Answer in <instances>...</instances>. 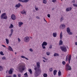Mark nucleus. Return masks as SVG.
I'll list each match as a JSON object with an SVG mask.
<instances>
[{
	"label": "nucleus",
	"mask_w": 77,
	"mask_h": 77,
	"mask_svg": "<svg viewBox=\"0 0 77 77\" xmlns=\"http://www.w3.org/2000/svg\"><path fill=\"white\" fill-rule=\"evenodd\" d=\"M36 65L37 67L36 66L34 68V69L35 70L34 74L35 77L39 76L41 73V69L39 68H40V63L39 62L37 63Z\"/></svg>",
	"instance_id": "nucleus-1"
},
{
	"label": "nucleus",
	"mask_w": 77,
	"mask_h": 77,
	"mask_svg": "<svg viewBox=\"0 0 77 77\" xmlns=\"http://www.w3.org/2000/svg\"><path fill=\"white\" fill-rule=\"evenodd\" d=\"M19 70L20 72H23V71H24V69H26L25 68V66L24 65H21L19 66Z\"/></svg>",
	"instance_id": "nucleus-2"
},
{
	"label": "nucleus",
	"mask_w": 77,
	"mask_h": 77,
	"mask_svg": "<svg viewBox=\"0 0 77 77\" xmlns=\"http://www.w3.org/2000/svg\"><path fill=\"white\" fill-rule=\"evenodd\" d=\"M6 15V13L2 14L1 16V19H3V18L4 20H7V19L8 18V16Z\"/></svg>",
	"instance_id": "nucleus-3"
},
{
	"label": "nucleus",
	"mask_w": 77,
	"mask_h": 77,
	"mask_svg": "<svg viewBox=\"0 0 77 77\" xmlns=\"http://www.w3.org/2000/svg\"><path fill=\"white\" fill-rule=\"evenodd\" d=\"M60 48L61 50L62 51H64V52H66L67 51V49H66V47L64 45H63L62 46H60Z\"/></svg>",
	"instance_id": "nucleus-4"
},
{
	"label": "nucleus",
	"mask_w": 77,
	"mask_h": 77,
	"mask_svg": "<svg viewBox=\"0 0 77 77\" xmlns=\"http://www.w3.org/2000/svg\"><path fill=\"white\" fill-rule=\"evenodd\" d=\"M66 69L69 70H71V67L69 65L68 63H67L66 65Z\"/></svg>",
	"instance_id": "nucleus-5"
},
{
	"label": "nucleus",
	"mask_w": 77,
	"mask_h": 77,
	"mask_svg": "<svg viewBox=\"0 0 77 77\" xmlns=\"http://www.w3.org/2000/svg\"><path fill=\"white\" fill-rule=\"evenodd\" d=\"M24 41L26 42H28L30 41V38L28 36L24 38Z\"/></svg>",
	"instance_id": "nucleus-6"
},
{
	"label": "nucleus",
	"mask_w": 77,
	"mask_h": 77,
	"mask_svg": "<svg viewBox=\"0 0 77 77\" xmlns=\"http://www.w3.org/2000/svg\"><path fill=\"white\" fill-rule=\"evenodd\" d=\"M11 18L13 20H15L16 19V16L14 14H12L11 15Z\"/></svg>",
	"instance_id": "nucleus-7"
},
{
	"label": "nucleus",
	"mask_w": 77,
	"mask_h": 77,
	"mask_svg": "<svg viewBox=\"0 0 77 77\" xmlns=\"http://www.w3.org/2000/svg\"><path fill=\"white\" fill-rule=\"evenodd\" d=\"M13 71H14V69H11L8 72V73L9 74H12L13 73Z\"/></svg>",
	"instance_id": "nucleus-8"
},
{
	"label": "nucleus",
	"mask_w": 77,
	"mask_h": 77,
	"mask_svg": "<svg viewBox=\"0 0 77 77\" xmlns=\"http://www.w3.org/2000/svg\"><path fill=\"white\" fill-rule=\"evenodd\" d=\"M21 6V4H20V3H18V4H17L15 6V8H20V6Z\"/></svg>",
	"instance_id": "nucleus-9"
},
{
	"label": "nucleus",
	"mask_w": 77,
	"mask_h": 77,
	"mask_svg": "<svg viewBox=\"0 0 77 77\" xmlns=\"http://www.w3.org/2000/svg\"><path fill=\"white\" fill-rule=\"evenodd\" d=\"M21 13L23 15V14H25V15H26V12L25 11V10H23V11H21Z\"/></svg>",
	"instance_id": "nucleus-10"
},
{
	"label": "nucleus",
	"mask_w": 77,
	"mask_h": 77,
	"mask_svg": "<svg viewBox=\"0 0 77 77\" xmlns=\"http://www.w3.org/2000/svg\"><path fill=\"white\" fill-rule=\"evenodd\" d=\"M42 45H44L45 46H46L47 45V43L46 42H44Z\"/></svg>",
	"instance_id": "nucleus-11"
},
{
	"label": "nucleus",
	"mask_w": 77,
	"mask_h": 77,
	"mask_svg": "<svg viewBox=\"0 0 77 77\" xmlns=\"http://www.w3.org/2000/svg\"><path fill=\"white\" fill-rule=\"evenodd\" d=\"M71 55H69V57L68 60H69V63H70V61H71Z\"/></svg>",
	"instance_id": "nucleus-12"
},
{
	"label": "nucleus",
	"mask_w": 77,
	"mask_h": 77,
	"mask_svg": "<svg viewBox=\"0 0 77 77\" xmlns=\"http://www.w3.org/2000/svg\"><path fill=\"white\" fill-rule=\"evenodd\" d=\"M63 44V41L62 40H60L59 42V45H62Z\"/></svg>",
	"instance_id": "nucleus-13"
},
{
	"label": "nucleus",
	"mask_w": 77,
	"mask_h": 77,
	"mask_svg": "<svg viewBox=\"0 0 77 77\" xmlns=\"http://www.w3.org/2000/svg\"><path fill=\"white\" fill-rule=\"evenodd\" d=\"M66 31L67 33H69L70 32L71 30L70 29L69 27H68L67 28Z\"/></svg>",
	"instance_id": "nucleus-14"
},
{
	"label": "nucleus",
	"mask_w": 77,
	"mask_h": 77,
	"mask_svg": "<svg viewBox=\"0 0 77 77\" xmlns=\"http://www.w3.org/2000/svg\"><path fill=\"white\" fill-rule=\"evenodd\" d=\"M8 50L9 51H13V49H12V47H11L10 46H9L8 48Z\"/></svg>",
	"instance_id": "nucleus-15"
},
{
	"label": "nucleus",
	"mask_w": 77,
	"mask_h": 77,
	"mask_svg": "<svg viewBox=\"0 0 77 77\" xmlns=\"http://www.w3.org/2000/svg\"><path fill=\"white\" fill-rule=\"evenodd\" d=\"M18 24H19V27H21V25L22 24H23V23L21 22H19Z\"/></svg>",
	"instance_id": "nucleus-16"
},
{
	"label": "nucleus",
	"mask_w": 77,
	"mask_h": 77,
	"mask_svg": "<svg viewBox=\"0 0 77 77\" xmlns=\"http://www.w3.org/2000/svg\"><path fill=\"white\" fill-rule=\"evenodd\" d=\"M53 36H54V38L56 37L57 36V34H56V32H54L53 34Z\"/></svg>",
	"instance_id": "nucleus-17"
},
{
	"label": "nucleus",
	"mask_w": 77,
	"mask_h": 77,
	"mask_svg": "<svg viewBox=\"0 0 77 77\" xmlns=\"http://www.w3.org/2000/svg\"><path fill=\"white\" fill-rule=\"evenodd\" d=\"M58 74V76H60L62 75V72H61L60 70L59 71Z\"/></svg>",
	"instance_id": "nucleus-18"
},
{
	"label": "nucleus",
	"mask_w": 77,
	"mask_h": 77,
	"mask_svg": "<svg viewBox=\"0 0 77 77\" xmlns=\"http://www.w3.org/2000/svg\"><path fill=\"white\" fill-rule=\"evenodd\" d=\"M62 32H61L60 33V39H62Z\"/></svg>",
	"instance_id": "nucleus-19"
},
{
	"label": "nucleus",
	"mask_w": 77,
	"mask_h": 77,
	"mask_svg": "<svg viewBox=\"0 0 77 77\" xmlns=\"http://www.w3.org/2000/svg\"><path fill=\"white\" fill-rule=\"evenodd\" d=\"M60 27H63V29L65 28V25L64 24L61 25L60 26Z\"/></svg>",
	"instance_id": "nucleus-20"
},
{
	"label": "nucleus",
	"mask_w": 77,
	"mask_h": 77,
	"mask_svg": "<svg viewBox=\"0 0 77 77\" xmlns=\"http://www.w3.org/2000/svg\"><path fill=\"white\" fill-rule=\"evenodd\" d=\"M54 75H56V73H57V70H55L54 71Z\"/></svg>",
	"instance_id": "nucleus-21"
},
{
	"label": "nucleus",
	"mask_w": 77,
	"mask_h": 77,
	"mask_svg": "<svg viewBox=\"0 0 77 77\" xmlns=\"http://www.w3.org/2000/svg\"><path fill=\"white\" fill-rule=\"evenodd\" d=\"M54 56H59V54L57 53H55L54 55Z\"/></svg>",
	"instance_id": "nucleus-22"
},
{
	"label": "nucleus",
	"mask_w": 77,
	"mask_h": 77,
	"mask_svg": "<svg viewBox=\"0 0 77 77\" xmlns=\"http://www.w3.org/2000/svg\"><path fill=\"white\" fill-rule=\"evenodd\" d=\"M13 27H14V25L12 24H11L10 26L9 27V28L11 29V28H13Z\"/></svg>",
	"instance_id": "nucleus-23"
},
{
	"label": "nucleus",
	"mask_w": 77,
	"mask_h": 77,
	"mask_svg": "<svg viewBox=\"0 0 77 77\" xmlns=\"http://www.w3.org/2000/svg\"><path fill=\"white\" fill-rule=\"evenodd\" d=\"M43 3L44 4H46L47 3V0H43Z\"/></svg>",
	"instance_id": "nucleus-24"
},
{
	"label": "nucleus",
	"mask_w": 77,
	"mask_h": 77,
	"mask_svg": "<svg viewBox=\"0 0 77 77\" xmlns=\"http://www.w3.org/2000/svg\"><path fill=\"white\" fill-rule=\"evenodd\" d=\"M6 42L7 43V44H9V39H7V38H6Z\"/></svg>",
	"instance_id": "nucleus-25"
},
{
	"label": "nucleus",
	"mask_w": 77,
	"mask_h": 77,
	"mask_svg": "<svg viewBox=\"0 0 77 77\" xmlns=\"http://www.w3.org/2000/svg\"><path fill=\"white\" fill-rule=\"evenodd\" d=\"M29 71L30 73V74H32V71L31 69H29Z\"/></svg>",
	"instance_id": "nucleus-26"
},
{
	"label": "nucleus",
	"mask_w": 77,
	"mask_h": 77,
	"mask_svg": "<svg viewBox=\"0 0 77 77\" xmlns=\"http://www.w3.org/2000/svg\"><path fill=\"white\" fill-rule=\"evenodd\" d=\"M60 22H62L63 20V17H61L60 19Z\"/></svg>",
	"instance_id": "nucleus-27"
},
{
	"label": "nucleus",
	"mask_w": 77,
	"mask_h": 77,
	"mask_svg": "<svg viewBox=\"0 0 77 77\" xmlns=\"http://www.w3.org/2000/svg\"><path fill=\"white\" fill-rule=\"evenodd\" d=\"M24 3H27L29 1V0H23Z\"/></svg>",
	"instance_id": "nucleus-28"
},
{
	"label": "nucleus",
	"mask_w": 77,
	"mask_h": 77,
	"mask_svg": "<svg viewBox=\"0 0 77 77\" xmlns=\"http://www.w3.org/2000/svg\"><path fill=\"white\" fill-rule=\"evenodd\" d=\"M44 77H47V73H44L43 74Z\"/></svg>",
	"instance_id": "nucleus-29"
},
{
	"label": "nucleus",
	"mask_w": 77,
	"mask_h": 77,
	"mask_svg": "<svg viewBox=\"0 0 77 77\" xmlns=\"http://www.w3.org/2000/svg\"><path fill=\"white\" fill-rule=\"evenodd\" d=\"M0 54H1V55L2 56H4V54H3L2 51L0 52Z\"/></svg>",
	"instance_id": "nucleus-30"
},
{
	"label": "nucleus",
	"mask_w": 77,
	"mask_h": 77,
	"mask_svg": "<svg viewBox=\"0 0 77 77\" xmlns=\"http://www.w3.org/2000/svg\"><path fill=\"white\" fill-rule=\"evenodd\" d=\"M2 60H6V57H2Z\"/></svg>",
	"instance_id": "nucleus-31"
},
{
	"label": "nucleus",
	"mask_w": 77,
	"mask_h": 77,
	"mask_svg": "<svg viewBox=\"0 0 77 77\" xmlns=\"http://www.w3.org/2000/svg\"><path fill=\"white\" fill-rule=\"evenodd\" d=\"M3 67L2 66H0V71H3Z\"/></svg>",
	"instance_id": "nucleus-32"
},
{
	"label": "nucleus",
	"mask_w": 77,
	"mask_h": 77,
	"mask_svg": "<svg viewBox=\"0 0 77 77\" xmlns=\"http://www.w3.org/2000/svg\"><path fill=\"white\" fill-rule=\"evenodd\" d=\"M62 63L63 65H65V64H66V63H65V61H63L62 62Z\"/></svg>",
	"instance_id": "nucleus-33"
},
{
	"label": "nucleus",
	"mask_w": 77,
	"mask_h": 77,
	"mask_svg": "<svg viewBox=\"0 0 77 77\" xmlns=\"http://www.w3.org/2000/svg\"><path fill=\"white\" fill-rule=\"evenodd\" d=\"M68 55L66 57V61H68V60L67 59H68V57H69L68 56Z\"/></svg>",
	"instance_id": "nucleus-34"
},
{
	"label": "nucleus",
	"mask_w": 77,
	"mask_h": 77,
	"mask_svg": "<svg viewBox=\"0 0 77 77\" xmlns=\"http://www.w3.org/2000/svg\"><path fill=\"white\" fill-rule=\"evenodd\" d=\"M11 33L13 34V32H14V29H11Z\"/></svg>",
	"instance_id": "nucleus-35"
},
{
	"label": "nucleus",
	"mask_w": 77,
	"mask_h": 77,
	"mask_svg": "<svg viewBox=\"0 0 77 77\" xmlns=\"http://www.w3.org/2000/svg\"><path fill=\"white\" fill-rule=\"evenodd\" d=\"M51 2H53V3H55V2H57V1L56 0H52Z\"/></svg>",
	"instance_id": "nucleus-36"
},
{
	"label": "nucleus",
	"mask_w": 77,
	"mask_h": 77,
	"mask_svg": "<svg viewBox=\"0 0 77 77\" xmlns=\"http://www.w3.org/2000/svg\"><path fill=\"white\" fill-rule=\"evenodd\" d=\"M42 48H43V49H45L46 48H45V46L44 45H42Z\"/></svg>",
	"instance_id": "nucleus-37"
},
{
	"label": "nucleus",
	"mask_w": 77,
	"mask_h": 77,
	"mask_svg": "<svg viewBox=\"0 0 77 77\" xmlns=\"http://www.w3.org/2000/svg\"><path fill=\"white\" fill-rule=\"evenodd\" d=\"M46 54L47 55V56H49V55L50 54V53H49V52H47Z\"/></svg>",
	"instance_id": "nucleus-38"
},
{
	"label": "nucleus",
	"mask_w": 77,
	"mask_h": 77,
	"mask_svg": "<svg viewBox=\"0 0 77 77\" xmlns=\"http://www.w3.org/2000/svg\"><path fill=\"white\" fill-rule=\"evenodd\" d=\"M73 6H75V7H77V5L75 4H73Z\"/></svg>",
	"instance_id": "nucleus-39"
},
{
	"label": "nucleus",
	"mask_w": 77,
	"mask_h": 77,
	"mask_svg": "<svg viewBox=\"0 0 77 77\" xmlns=\"http://www.w3.org/2000/svg\"><path fill=\"white\" fill-rule=\"evenodd\" d=\"M66 11H67V12H69V8H67L66 9Z\"/></svg>",
	"instance_id": "nucleus-40"
},
{
	"label": "nucleus",
	"mask_w": 77,
	"mask_h": 77,
	"mask_svg": "<svg viewBox=\"0 0 77 77\" xmlns=\"http://www.w3.org/2000/svg\"><path fill=\"white\" fill-rule=\"evenodd\" d=\"M21 58H23V59H25L26 57L24 56H21Z\"/></svg>",
	"instance_id": "nucleus-41"
},
{
	"label": "nucleus",
	"mask_w": 77,
	"mask_h": 77,
	"mask_svg": "<svg viewBox=\"0 0 77 77\" xmlns=\"http://www.w3.org/2000/svg\"><path fill=\"white\" fill-rule=\"evenodd\" d=\"M42 58H43V59H44L45 60H47V58H45V57H42Z\"/></svg>",
	"instance_id": "nucleus-42"
},
{
	"label": "nucleus",
	"mask_w": 77,
	"mask_h": 77,
	"mask_svg": "<svg viewBox=\"0 0 77 77\" xmlns=\"http://www.w3.org/2000/svg\"><path fill=\"white\" fill-rule=\"evenodd\" d=\"M18 77H21V74L19 73L17 74Z\"/></svg>",
	"instance_id": "nucleus-43"
},
{
	"label": "nucleus",
	"mask_w": 77,
	"mask_h": 77,
	"mask_svg": "<svg viewBox=\"0 0 77 77\" xmlns=\"http://www.w3.org/2000/svg\"><path fill=\"white\" fill-rule=\"evenodd\" d=\"M24 75H26V76H28V75H27V72L25 73Z\"/></svg>",
	"instance_id": "nucleus-44"
},
{
	"label": "nucleus",
	"mask_w": 77,
	"mask_h": 77,
	"mask_svg": "<svg viewBox=\"0 0 77 77\" xmlns=\"http://www.w3.org/2000/svg\"><path fill=\"white\" fill-rule=\"evenodd\" d=\"M69 8V11H71V10H72V8L71 7H69L68 8Z\"/></svg>",
	"instance_id": "nucleus-45"
},
{
	"label": "nucleus",
	"mask_w": 77,
	"mask_h": 77,
	"mask_svg": "<svg viewBox=\"0 0 77 77\" xmlns=\"http://www.w3.org/2000/svg\"><path fill=\"white\" fill-rule=\"evenodd\" d=\"M18 1L20 2H22L23 3H24V1L22 0H18Z\"/></svg>",
	"instance_id": "nucleus-46"
},
{
	"label": "nucleus",
	"mask_w": 77,
	"mask_h": 77,
	"mask_svg": "<svg viewBox=\"0 0 77 77\" xmlns=\"http://www.w3.org/2000/svg\"><path fill=\"white\" fill-rule=\"evenodd\" d=\"M29 51H31V52H33V50L32 49L30 48V49H29Z\"/></svg>",
	"instance_id": "nucleus-47"
},
{
	"label": "nucleus",
	"mask_w": 77,
	"mask_h": 77,
	"mask_svg": "<svg viewBox=\"0 0 77 77\" xmlns=\"http://www.w3.org/2000/svg\"><path fill=\"white\" fill-rule=\"evenodd\" d=\"M13 77H17V75L16 74H14L13 76Z\"/></svg>",
	"instance_id": "nucleus-48"
},
{
	"label": "nucleus",
	"mask_w": 77,
	"mask_h": 77,
	"mask_svg": "<svg viewBox=\"0 0 77 77\" xmlns=\"http://www.w3.org/2000/svg\"><path fill=\"white\" fill-rule=\"evenodd\" d=\"M49 71L51 72V71H53V69L52 68H51V69H49Z\"/></svg>",
	"instance_id": "nucleus-49"
},
{
	"label": "nucleus",
	"mask_w": 77,
	"mask_h": 77,
	"mask_svg": "<svg viewBox=\"0 0 77 77\" xmlns=\"http://www.w3.org/2000/svg\"><path fill=\"white\" fill-rule=\"evenodd\" d=\"M47 16L48 18H50V14H48Z\"/></svg>",
	"instance_id": "nucleus-50"
},
{
	"label": "nucleus",
	"mask_w": 77,
	"mask_h": 77,
	"mask_svg": "<svg viewBox=\"0 0 77 77\" xmlns=\"http://www.w3.org/2000/svg\"><path fill=\"white\" fill-rule=\"evenodd\" d=\"M70 35H72V32H70L69 33H68Z\"/></svg>",
	"instance_id": "nucleus-51"
},
{
	"label": "nucleus",
	"mask_w": 77,
	"mask_h": 77,
	"mask_svg": "<svg viewBox=\"0 0 77 77\" xmlns=\"http://www.w3.org/2000/svg\"><path fill=\"white\" fill-rule=\"evenodd\" d=\"M12 34L11 33L10 34V35H9V37H11V36H12Z\"/></svg>",
	"instance_id": "nucleus-52"
},
{
	"label": "nucleus",
	"mask_w": 77,
	"mask_h": 77,
	"mask_svg": "<svg viewBox=\"0 0 77 77\" xmlns=\"http://www.w3.org/2000/svg\"><path fill=\"white\" fill-rule=\"evenodd\" d=\"M18 39L19 42H20L21 41V40H20V39L19 38H18Z\"/></svg>",
	"instance_id": "nucleus-53"
},
{
	"label": "nucleus",
	"mask_w": 77,
	"mask_h": 77,
	"mask_svg": "<svg viewBox=\"0 0 77 77\" xmlns=\"http://www.w3.org/2000/svg\"><path fill=\"white\" fill-rule=\"evenodd\" d=\"M52 48V45H50L49 48Z\"/></svg>",
	"instance_id": "nucleus-54"
},
{
	"label": "nucleus",
	"mask_w": 77,
	"mask_h": 77,
	"mask_svg": "<svg viewBox=\"0 0 77 77\" xmlns=\"http://www.w3.org/2000/svg\"><path fill=\"white\" fill-rule=\"evenodd\" d=\"M72 3H75V0H73L72 1Z\"/></svg>",
	"instance_id": "nucleus-55"
},
{
	"label": "nucleus",
	"mask_w": 77,
	"mask_h": 77,
	"mask_svg": "<svg viewBox=\"0 0 77 77\" xmlns=\"http://www.w3.org/2000/svg\"><path fill=\"white\" fill-rule=\"evenodd\" d=\"M2 47H4L5 48H6V46L4 45H2Z\"/></svg>",
	"instance_id": "nucleus-56"
},
{
	"label": "nucleus",
	"mask_w": 77,
	"mask_h": 77,
	"mask_svg": "<svg viewBox=\"0 0 77 77\" xmlns=\"http://www.w3.org/2000/svg\"><path fill=\"white\" fill-rule=\"evenodd\" d=\"M35 9L36 11H38V8H35Z\"/></svg>",
	"instance_id": "nucleus-57"
},
{
	"label": "nucleus",
	"mask_w": 77,
	"mask_h": 77,
	"mask_svg": "<svg viewBox=\"0 0 77 77\" xmlns=\"http://www.w3.org/2000/svg\"><path fill=\"white\" fill-rule=\"evenodd\" d=\"M36 18H37L38 19H40V18L38 16H37L36 17Z\"/></svg>",
	"instance_id": "nucleus-58"
},
{
	"label": "nucleus",
	"mask_w": 77,
	"mask_h": 77,
	"mask_svg": "<svg viewBox=\"0 0 77 77\" xmlns=\"http://www.w3.org/2000/svg\"><path fill=\"white\" fill-rule=\"evenodd\" d=\"M44 21H45L46 22V23H47V21H46V20H45V18H44Z\"/></svg>",
	"instance_id": "nucleus-59"
},
{
	"label": "nucleus",
	"mask_w": 77,
	"mask_h": 77,
	"mask_svg": "<svg viewBox=\"0 0 77 77\" xmlns=\"http://www.w3.org/2000/svg\"><path fill=\"white\" fill-rule=\"evenodd\" d=\"M25 59H26V60H29V59L26 58V57H25Z\"/></svg>",
	"instance_id": "nucleus-60"
},
{
	"label": "nucleus",
	"mask_w": 77,
	"mask_h": 77,
	"mask_svg": "<svg viewBox=\"0 0 77 77\" xmlns=\"http://www.w3.org/2000/svg\"><path fill=\"white\" fill-rule=\"evenodd\" d=\"M75 45H77V42H75Z\"/></svg>",
	"instance_id": "nucleus-61"
},
{
	"label": "nucleus",
	"mask_w": 77,
	"mask_h": 77,
	"mask_svg": "<svg viewBox=\"0 0 77 77\" xmlns=\"http://www.w3.org/2000/svg\"><path fill=\"white\" fill-rule=\"evenodd\" d=\"M43 61L44 62H45V61L44 60H43Z\"/></svg>",
	"instance_id": "nucleus-62"
},
{
	"label": "nucleus",
	"mask_w": 77,
	"mask_h": 77,
	"mask_svg": "<svg viewBox=\"0 0 77 77\" xmlns=\"http://www.w3.org/2000/svg\"><path fill=\"white\" fill-rule=\"evenodd\" d=\"M8 70L6 71V73H8Z\"/></svg>",
	"instance_id": "nucleus-63"
},
{
	"label": "nucleus",
	"mask_w": 77,
	"mask_h": 77,
	"mask_svg": "<svg viewBox=\"0 0 77 77\" xmlns=\"http://www.w3.org/2000/svg\"><path fill=\"white\" fill-rule=\"evenodd\" d=\"M24 77H28L27 76H25Z\"/></svg>",
	"instance_id": "nucleus-64"
}]
</instances>
